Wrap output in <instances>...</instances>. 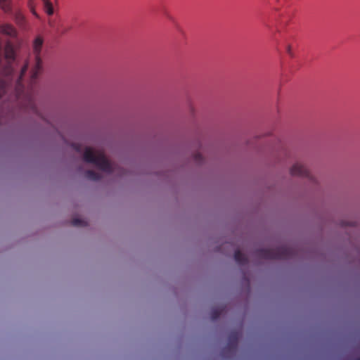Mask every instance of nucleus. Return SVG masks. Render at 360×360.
<instances>
[{
    "label": "nucleus",
    "mask_w": 360,
    "mask_h": 360,
    "mask_svg": "<svg viewBox=\"0 0 360 360\" xmlns=\"http://www.w3.org/2000/svg\"><path fill=\"white\" fill-rule=\"evenodd\" d=\"M44 39L37 36L32 43V54L22 64H20L15 58L13 44L8 41L4 46V52L6 64L1 70L6 79H0V98L8 91L12 82L15 83V93L18 100L25 99L27 105L33 110H36L34 98L31 92L25 91L22 82L27 70L30 68L29 87L32 90L38 75L42 70L41 52Z\"/></svg>",
    "instance_id": "nucleus-1"
},
{
    "label": "nucleus",
    "mask_w": 360,
    "mask_h": 360,
    "mask_svg": "<svg viewBox=\"0 0 360 360\" xmlns=\"http://www.w3.org/2000/svg\"><path fill=\"white\" fill-rule=\"evenodd\" d=\"M294 254L295 250L285 245L276 248L259 249L256 251L257 256L264 259H288L292 258Z\"/></svg>",
    "instance_id": "nucleus-2"
},
{
    "label": "nucleus",
    "mask_w": 360,
    "mask_h": 360,
    "mask_svg": "<svg viewBox=\"0 0 360 360\" xmlns=\"http://www.w3.org/2000/svg\"><path fill=\"white\" fill-rule=\"evenodd\" d=\"M83 158L85 162L94 164L103 172L110 173L113 170L112 165L102 151H98L95 153L91 148H86L84 153Z\"/></svg>",
    "instance_id": "nucleus-3"
},
{
    "label": "nucleus",
    "mask_w": 360,
    "mask_h": 360,
    "mask_svg": "<svg viewBox=\"0 0 360 360\" xmlns=\"http://www.w3.org/2000/svg\"><path fill=\"white\" fill-rule=\"evenodd\" d=\"M290 174L292 176H298L308 178L311 182L315 181L314 177L311 174L309 171L301 163L296 162L290 169Z\"/></svg>",
    "instance_id": "nucleus-4"
},
{
    "label": "nucleus",
    "mask_w": 360,
    "mask_h": 360,
    "mask_svg": "<svg viewBox=\"0 0 360 360\" xmlns=\"http://www.w3.org/2000/svg\"><path fill=\"white\" fill-rule=\"evenodd\" d=\"M0 33L11 38H15L18 35L16 29L10 23L1 24L0 25Z\"/></svg>",
    "instance_id": "nucleus-5"
},
{
    "label": "nucleus",
    "mask_w": 360,
    "mask_h": 360,
    "mask_svg": "<svg viewBox=\"0 0 360 360\" xmlns=\"http://www.w3.org/2000/svg\"><path fill=\"white\" fill-rule=\"evenodd\" d=\"M13 18L15 23L20 27H25L26 25V18L22 14V12L18 9L15 11H13Z\"/></svg>",
    "instance_id": "nucleus-6"
},
{
    "label": "nucleus",
    "mask_w": 360,
    "mask_h": 360,
    "mask_svg": "<svg viewBox=\"0 0 360 360\" xmlns=\"http://www.w3.org/2000/svg\"><path fill=\"white\" fill-rule=\"evenodd\" d=\"M12 0H0V8L5 13H13Z\"/></svg>",
    "instance_id": "nucleus-7"
},
{
    "label": "nucleus",
    "mask_w": 360,
    "mask_h": 360,
    "mask_svg": "<svg viewBox=\"0 0 360 360\" xmlns=\"http://www.w3.org/2000/svg\"><path fill=\"white\" fill-rule=\"evenodd\" d=\"M239 338V333L236 331L231 332L229 335V343L228 345L235 349L238 345V341Z\"/></svg>",
    "instance_id": "nucleus-8"
},
{
    "label": "nucleus",
    "mask_w": 360,
    "mask_h": 360,
    "mask_svg": "<svg viewBox=\"0 0 360 360\" xmlns=\"http://www.w3.org/2000/svg\"><path fill=\"white\" fill-rule=\"evenodd\" d=\"M234 259L238 264L241 265L245 264L248 262L247 257L239 250L235 251Z\"/></svg>",
    "instance_id": "nucleus-9"
},
{
    "label": "nucleus",
    "mask_w": 360,
    "mask_h": 360,
    "mask_svg": "<svg viewBox=\"0 0 360 360\" xmlns=\"http://www.w3.org/2000/svg\"><path fill=\"white\" fill-rule=\"evenodd\" d=\"M43 3L44 10L45 13L51 16L54 13V8L51 0H41Z\"/></svg>",
    "instance_id": "nucleus-10"
},
{
    "label": "nucleus",
    "mask_w": 360,
    "mask_h": 360,
    "mask_svg": "<svg viewBox=\"0 0 360 360\" xmlns=\"http://www.w3.org/2000/svg\"><path fill=\"white\" fill-rule=\"evenodd\" d=\"M85 177L89 180L98 181L101 178V175L93 170H87L85 172Z\"/></svg>",
    "instance_id": "nucleus-11"
},
{
    "label": "nucleus",
    "mask_w": 360,
    "mask_h": 360,
    "mask_svg": "<svg viewBox=\"0 0 360 360\" xmlns=\"http://www.w3.org/2000/svg\"><path fill=\"white\" fill-rule=\"evenodd\" d=\"M224 310V307H218L212 309L210 314L211 319L212 321H216L217 319H218L221 314L223 313Z\"/></svg>",
    "instance_id": "nucleus-12"
},
{
    "label": "nucleus",
    "mask_w": 360,
    "mask_h": 360,
    "mask_svg": "<svg viewBox=\"0 0 360 360\" xmlns=\"http://www.w3.org/2000/svg\"><path fill=\"white\" fill-rule=\"evenodd\" d=\"M49 25L55 31L58 33H65V31L60 30L59 29V25L57 19L55 18H49L48 21Z\"/></svg>",
    "instance_id": "nucleus-13"
},
{
    "label": "nucleus",
    "mask_w": 360,
    "mask_h": 360,
    "mask_svg": "<svg viewBox=\"0 0 360 360\" xmlns=\"http://www.w3.org/2000/svg\"><path fill=\"white\" fill-rule=\"evenodd\" d=\"M26 4L30 12L36 17H38L37 13L35 10L37 0H26Z\"/></svg>",
    "instance_id": "nucleus-14"
},
{
    "label": "nucleus",
    "mask_w": 360,
    "mask_h": 360,
    "mask_svg": "<svg viewBox=\"0 0 360 360\" xmlns=\"http://www.w3.org/2000/svg\"><path fill=\"white\" fill-rule=\"evenodd\" d=\"M71 224L72 226H86V221H84L82 219H78V218L73 219L71 221Z\"/></svg>",
    "instance_id": "nucleus-15"
},
{
    "label": "nucleus",
    "mask_w": 360,
    "mask_h": 360,
    "mask_svg": "<svg viewBox=\"0 0 360 360\" xmlns=\"http://www.w3.org/2000/svg\"><path fill=\"white\" fill-rule=\"evenodd\" d=\"M193 158L195 161L199 164L201 163L203 160L202 155L199 153H195L193 156Z\"/></svg>",
    "instance_id": "nucleus-16"
},
{
    "label": "nucleus",
    "mask_w": 360,
    "mask_h": 360,
    "mask_svg": "<svg viewBox=\"0 0 360 360\" xmlns=\"http://www.w3.org/2000/svg\"><path fill=\"white\" fill-rule=\"evenodd\" d=\"M285 51L287 52V53L291 57H292L294 56V53L292 50V46L290 45V44H287L286 46H285Z\"/></svg>",
    "instance_id": "nucleus-17"
},
{
    "label": "nucleus",
    "mask_w": 360,
    "mask_h": 360,
    "mask_svg": "<svg viewBox=\"0 0 360 360\" xmlns=\"http://www.w3.org/2000/svg\"><path fill=\"white\" fill-rule=\"evenodd\" d=\"M168 18H169V20H173V19H172V18L171 16H168Z\"/></svg>",
    "instance_id": "nucleus-18"
},
{
    "label": "nucleus",
    "mask_w": 360,
    "mask_h": 360,
    "mask_svg": "<svg viewBox=\"0 0 360 360\" xmlns=\"http://www.w3.org/2000/svg\"><path fill=\"white\" fill-rule=\"evenodd\" d=\"M356 360H360V356L358 359H356Z\"/></svg>",
    "instance_id": "nucleus-19"
}]
</instances>
